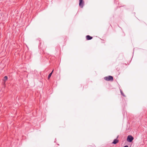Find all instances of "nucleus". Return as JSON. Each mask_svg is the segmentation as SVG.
Returning a JSON list of instances; mask_svg holds the SVG:
<instances>
[{
    "label": "nucleus",
    "mask_w": 147,
    "mask_h": 147,
    "mask_svg": "<svg viewBox=\"0 0 147 147\" xmlns=\"http://www.w3.org/2000/svg\"><path fill=\"white\" fill-rule=\"evenodd\" d=\"M53 71V70L52 71V72L49 74L48 76V79H49L50 78V77H51Z\"/></svg>",
    "instance_id": "0eeeda50"
},
{
    "label": "nucleus",
    "mask_w": 147,
    "mask_h": 147,
    "mask_svg": "<svg viewBox=\"0 0 147 147\" xmlns=\"http://www.w3.org/2000/svg\"><path fill=\"white\" fill-rule=\"evenodd\" d=\"M104 79L107 81H113V76H107L105 77L104 78Z\"/></svg>",
    "instance_id": "f257e3e1"
},
{
    "label": "nucleus",
    "mask_w": 147,
    "mask_h": 147,
    "mask_svg": "<svg viewBox=\"0 0 147 147\" xmlns=\"http://www.w3.org/2000/svg\"><path fill=\"white\" fill-rule=\"evenodd\" d=\"M84 5V1H83V0H79V6L81 8H82L83 7Z\"/></svg>",
    "instance_id": "7ed1b4c3"
},
{
    "label": "nucleus",
    "mask_w": 147,
    "mask_h": 147,
    "mask_svg": "<svg viewBox=\"0 0 147 147\" xmlns=\"http://www.w3.org/2000/svg\"><path fill=\"white\" fill-rule=\"evenodd\" d=\"M86 39L87 40H90L92 38V37L90 36L89 35H87L86 36Z\"/></svg>",
    "instance_id": "20e7f679"
},
{
    "label": "nucleus",
    "mask_w": 147,
    "mask_h": 147,
    "mask_svg": "<svg viewBox=\"0 0 147 147\" xmlns=\"http://www.w3.org/2000/svg\"><path fill=\"white\" fill-rule=\"evenodd\" d=\"M134 138L131 135H129L127 138V141L129 142H131L134 139Z\"/></svg>",
    "instance_id": "f03ea898"
},
{
    "label": "nucleus",
    "mask_w": 147,
    "mask_h": 147,
    "mask_svg": "<svg viewBox=\"0 0 147 147\" xmlns=\"http://www.w3.org/2000/svg\"><path fill=\"white\" fill-rule=\"evenodd\" d=\"M123 147H128V146L126 145V146H124Z\"/></svg>",
    "instance_id": "6e6552de"
},
{
    "label": "nucleus",
    "mask_w": 147,
    "mask_h": 147,
    "mask_svg": "<svg viewBox=\"0 0 147 147\" xmlns=\"http://www.w3.org/2000/svg\"><path fill=\"white\" fill-rule=\"evenodd\" d=\"M118 142V140H117L116 139H115L114 140L113 142L112 143L113 144H115L117 143Z\"/></svg>",
    "instance_id": "39448f33"
},
{
    "label": "nucleus",
    "mask_w": 147,
    "mask_h": 147,
    "mask_svg": "<svg viewBox=\"0 0 147 147\" xmlns=\"http://www.w3.org/2000/svg\"><path fill=\"white\" fill-rule=\"evenodd\" d=\"M7 79V76H5L3 78V80L4 82H5Z\"/></svg>",
    "instance_id": "423d86ee"
},
{
    "label": "nucleus",
    "mask_w": 147,
    "mask_h": 147,
    "mask_svg": "<svg viewBox=\"0 0 147 147\" xmlns=\"http://www.w3.org/2000/svg\"><path fill=\"white\" fill-rule=\"evenodd\" d=\"M118 136H117V138H118Z\"/></svg>",
    "instance_id": "1a4fd4ad"
}]
</instances>
